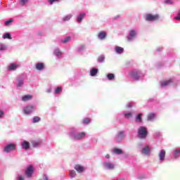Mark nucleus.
<instances>
[{
    "mask_svg": "<svg viewBox=\"0 0 180 180\" xmlns=\"http://www.w3.org/2000/svg\"><path fill=\"white\" fill-rule=\"evenodd\" d=\"M86 13H80V15H79V16H77V22H82V20L84 19V18H85Z\"/></svg>",
    "mask_w": 180,
    "mask_h": 180,
    "instance_id": "nucleus-16",
    "label": "nucleus"
},
{
    "mask_svg": "<svg viewBox=\"0 0 180 180\" xmlns=\"http://www.w3.org/2000/svg\"><path fill=\"white\" fill-rule=\"evenodd\" d=\"M70 175H71L72 177L75 176L76 172H75V171L74 169H72V170L70 171Z\"/></svg>",
    "mask_w": 180,
    "mask_h": 180,
    "instance_id": "nucleus-42",
    "label": "nucleus"
},
{
    "mask_svg": "<svg viewBox=\"0 0 180 180\" xmlns=\"http://www.w3.org/2000/svg\"><path fill=\"white\" fill-rule=\"evenodd\" d=\"M166 155V152L165 150H160V153H159V158L160 160H165Z\"/></svg>",
    "mask_w": 180,
    "mask_h": 180,
    "instance_id": "nucleus-18",
    "label": "nucleus"
},
{
    "mask_svg": "<svg viewBox=\"0 0 180 180\" xmlns=\"http://www.w3.org/2000/svg\"><path fill=\"white\" fill-rule=\"evenodd\" d=\"M142 115H143V114H141V113L139 114V115H137V117H136V120H138L139 121H141V120H142Z\"/></svg>",
    "mask_w": 180,
    "mask_h": 180,
    "instance_id": "nucleus-41",
    "label": "nucleus"
},
{
    "mask_svg": "<svg viewBox=\"0 0 180 180\" xmlns=\"http://www.w3.org/2000/svg\"><path fill=\"white\" fill-rule=\"evenodd\" d=\"M172 83H174L173 79H167L166 80H162L160 83V86H162V87H165L166 86L172 84Z\"/></svg>",
    "mask_w": 180,
    "mask_h": 180,
    "instance_id": "nucleus-6",
    "label": "nucleus"
},
{
    "mask_svg": "<svg viewBox=\"0 0 180 180\" xmlns=\"http://www.w3.org/2000/svg\"><path fill=\"white\" fill-rule=\"evenodd\" d=\"M106 37H107L106 32H99V33L98 34V38L100 40H104L105 39H106Z\"/></svg>",
    "mask_w": 180,
    "mask_h": 180,
    "instance_id": "nucleus-9",
    "label": "nucleus"
},
{
    "mask_svg": "<svg viewBox=\"0 0 180 180\" xmlns=\"http://www.w3.org/2000/svg\"><path fill=\"white\" fill-rule=\"evenodd\" d=\"M141 75V72L140 70H132L131 72V76L134 77V79H139Z\"/></svg>",
    "mask_w": 180,
    "mask_h": 180,
    "instance_id": "nucleus-7",
    "label": "nucleus"
},
{
    "mask_svg": "<svg viewBox=\"0 0 180 180\" xmlns=\"http://www.w3.org/2000/svg\"><path fill=\"white\" fill-rule=\"evenodd\" d=\"M150 152V149L149 146H146V148H144L142 150V153H143L144 155H149Z\"/></svg>",
    "mask_w": 180,
    "mask_h": 180,
    "instance_id": "nucleus-19",
    "label": "nucleus"
},
{
    "mask_svg": "<svg viewBox=\"0 0 180 180\" xmlns=\"http://www.w3.org/2000/svg\"><path fill=\"white\" fill-rule=\"evenodd\" d=\"M90 122H91L90 118H84V120H83V124H90Z\"/></svg>",
    "mask_w": 180,
    "mask_h": 180,
    "instance_id": "nucleus-33",
    "label": "nucleus"
},
{
    "mask_svg": "<svg viewBox=\"0 0 180 180\" xmlns=\"http://www.w3.org/2000/svg\"><path fill=\"white\" fill-rule=\"evenodd\" d=\"M35 107L34 105H27L24 108V112L25 114H31L34 111Z\"/></svg>",
    "mask_w": 180,
    "mask_h": 180,
    "instance_id": "nucleus-5",
    "label": "nucleus"
},
{
    "mask_svg": "<svg viewBox=\"0 0 180 180\" xmlns=\"http://www.w3.org/2000/svg\"><path fill=\"white\" fill-rule=\"evenodd\" d=\"M3 39H11V36L10 34V33H6V34L3 35Z\"/></svg>",
    "mask_w": 180,
    "mask_h": 180,
    "instance_id": "nucleus-31",
    "label": "nucleus"
},
{
    "mask_svg": "<svg viewBox=\"0 0 180 180\" xmlns=\"http://www.w3.org/2000/svg\"><path fill=\"white\" fill-rule=\"evenodd\" d=\"M35 67L38 70H41L44 68V63L43 62H38V63H36Z\"/></svg>",
    "mask_w": 180,
    "mask_h": 180,
    "instance_id": "nucleus-11",
    "label": "nucleus"
},
{
    "mask_svg": "<svg viewBox=\"0 0 180 180\" xmlns=\"http://www.w3.org/2000/svg\"><path fill=\"white\" fill-rule=\"evenodd\" d=\"M114 153H117V155H121L123 153V150H122V149H118L117 148H115L114 149Z\"/></svg>",
    "mask_w": 180,
    "mask_h": 180,
    "instance_id": "nucleus-26",
    "label": "nucleus"
},
{
    "mask_svg": "<svg viewBox=\"0 0 180 180\" xmlns=\"http://www.w3.org/2000/svg\"><path fill=\"white\" fill-rule=\"evenodd\" d=\"M49 1V2L51 4H53V2H56V1H60V0H48Z\"/></svg>",
    "mask_w": 180,
    "mask_h": 180,
    "instance_id": "nucleus-46",
    "label": "nucleus"
},
{
    "mask_svg": "<svg viewBox=\"0 0 180 180\" xmlns=\"http://www.w3.org/2000/svg\"><path fill=\"white\" fill-rule=\"evenodd\" d=\"M165 4H174V1H172V0H166L165 1Z\"/></svg>",
    "mask_w": 180,
    "mask_h": 180,
    "instance_id": "nucleus-44",
    "label": "nucleus"
},
{
    "mask_svg": "<svg viewBox=\"0 0 180 180\" xmlns=\"http://www.w3.org/2000/svg\"><path fill=\"white\" fill-rule=\"evenodd\" d=\"M98 72V69L97 68H93L90 71L91 76H96Z\"/></svg>",
    "mask_w": 180,
    "mask_h": 180,
    "instance_id": "nucleus-15",
    "label": "nucleus"
},
{
    "mask_svg": "<svg viewBox=\"0 0 180 180\" xmlns=\"http://www.w3.org/2000/svg\"><path fill=\"white\" fill-rule=\"evenodd\" d=\"M71 37L70 36H68V37H66L65 39H64V40H62V43H68V41H70Z\"/></svg>",
    "mask_w": 180,
    "mask_h": 180,
    "instance_id": "nucleus-32",
    "label": "nucleus"
},
{
    "mask_svg": "<svg viewBox=\"0 0 180 180\" xmlns=\"http://www.w3.org/2000/svg\"><path fill=\"white\" fill-rule=\"evenodd\" d=\"M174 19H176V20H180V9H179V12L177 13V16H175Z\"/></svg>",
    "mask_w": 180,
    "mask_h": 180,
    "instance_id": "nucleus-40",
    "label": "nucleus"
},
{
    "mask_svg": "<svg viewBox=\"0 0 180 180\" xmlns=\"http://www.w3.org/2000/svg\"><path fill=\"white\" fill-rule=\"evenodd\" d=\"M71 18H72V15H68L67 16H65V18H63V20H70Z\"/></svg>",
    "mask_w": 180,
    "mask_h": 180,
    "instance_id": "nucleus-39",
    "label": "nucleus"
},
{
    "mask_svg": "<svg viewBox=\"0 0 180 180\" xmlns=\"http://www.w3.org/2000/svg\"><path fill=\"white\" fill-rule=\"evenodd\" d=\"M145 19L148 22H151L158 20L160 19V16L158 14L153 15V13H146V15H145Z\"/></svg>",
    "mask_w": 180,
    "mask_h": 180,
    "instance_id": "nucleus-2",
    "label": "nucleus"
},
{
    "mask_svg": "<svg viewBox=\"0 0 180 180\" xmlns=\"http://www.w3.org/2000/svg\"><path fill=\"white\" fill-rule=\"evenodd\" d=\"M44 179H49L48 176H45Z\"/></svg>",
    "mask_w": 180,
    "mask_h": 180,
    "instance_id": "nucleus-51",
    "label": "nucleus"
},
{
    "mask_svg": "<svg viewBox=\"0 0 180 180\" xmlns=\"http://www.w3.org/2000/svg\"><path fill=\"white\" fill-rule=\"evenodd\" d=\"M63 89L61 86H58L55 89V94H59L62 91Z\"/></svg>",
    "mask_w": 180,
    "mask_h": 180,
    "instance_id": "nucleus-27",
    "label": "nucleus"
},
{
    "mask_svg": "<svg viewBox=\"0 0 180 180\" xmlns=\"http://www.w3.org/2000/svg\"><path fill=\"white\" fill-rule=\"evenodd\" d=\"M127 108H131L133 107L132 103H127Z\"/></svg>",
    "mask_w": 180,
    "mask_h": 180,
    "instance_id": "nucleus-43",
    "label": "nucleus"
},
{
    "mask_svg": "<svg viewBox=\"0 0 180 180\" xmlns=\"http://www.w3.org/2000/svg\"><path fill=\"white\" fill-rule=\"evenodd\" d=\"M12 22H13V19H8L5 23L6 26H8Z\"/></svg>",
    "mask_w": 180,
    "mask_h": 180,
    "instance_id": "nucleus-38",
    "label": "nucleus"
},
{
    "mask_svg": "<svg viewBox=\"0 0 180 180\" xmlns=\"http://www.w3.org/2000/svg\"><path fill=\"white\" fill-rule=\"evenodd\" d=\"M105 56H100L98 58V63H103V61H105Z\"/></svg>",
    "mask_w": 180,
    "mask_h": 180,
    "instance_id": "nucleus-29",
    "label": "nucleus"
},
{
    "mask_svg": "<svg viewBox=\"0 0 180 180\" xmlns=\"http://www.w3.org/2000/svg\"><path fill=\"white\" fill-rule=\"evenodd\" d=\"M105 158H110V155H105Z\"/></svg>",
    "mask_w": 180,
    "mask_h": 180,
    "instance_id": "nucleus-50",
    "label": "nucleus"
},
{
    "mask_svg": "<svg viewBox=\"0 0 180 180\" xmlns=\"http://www.w3.org/2000/svg\"><path fill=\"white\" fill-rule=\"evenodd\" d=\"M179 153H180V149H176V150H174V157L175 158H179Z\"/></svg>",
    "mask_w": 180,
    "mask_h": 180,
    "instance_id": "nucleus-24",
    "label": "nucleus"
},
{
    "mask_svg": "<svg viewBox=\"0 0 180 180\" xmlns=\"http://www.w3.org/2000/svg\"><path fill=\"white\" fill-rule=\"evenodd\" d=\"M23 83H24L23 80L19 79L17 84L18 87H21Z\"/></svg>",
    "mask_w": 180,
    "mask_h": 180,
    "instance_id": "nucleus-35",
    "label": "nucleus"
},
{
    "mask_svg": "<svg viewBox=\"0 0 180 180\" xmlns=\"http://www.w3.org/2000/svg\"><path fill=\"white\" fill-rule=\"evenodd\" d=\"M86 134L85 132H79L74 136L75 139H82L86 136Z\"/></svg>",
    "mask_w": 180,
    "mask_h": 180,
    "instance_id": "nucleus-10",
    "label": "nucleus"
},
{
    "mask_svg": "<svg viewBox=\"0 0 180 180\" xmlns=\"http://www.w3.org/2000/svg\"><path fill=\"white\" fill-rule=\"evenodd\" d=\"M22 149L27 150L29 149V148H30V143H29L27 141H24V142H22Z\"/></svg>",
    "mask_w": 180,
    "mask_h": 180,
    "instance_id": "nucleus-13",
    "label": "nucleus"
},
{
    "mask_svg": "<svg viewBox=\"0 0 180 180\" xmlns=\"http://www.w3.org/2000/svg\"><path fill=\"white\" fill-rule=\"evenodd\" d=\"M33 98V96L31 94H26L25 96H23L22 97V101H29V100H32Z\"/></svg>",
    "mask_w": 180,
    "mask_h": 180,
    "instance_id": "nucleus-12",
    "label": "nucleus"
},
{
    "mask_svg": "<svg viewBox=\"0 0 180 180\" xmlns=\"http://www.w3.org/2000/svg\"><path fill=\"white\" fill-rule=\"evenodd\" d=\"M154 118H155V114L154 112H150L148 115V117H147L148 121H152L153 120H154Z\"/></svg>",
    "mask_w": 180,
    "mask_h": 180,
    "instance_id": "nucleus-17",
    "label": "nucleus"
},
{
    "mask_svg": "<svg viewBox=\"0 0 180 180\" xmlns=\"http://www.w3.org/2000/svg\"><path fill=\"white\" fill-rule=\"evenodd\" d=\"M2 115H4V111L0 110V118L2 117Z\"/></svg>",
    "mask_w": 180,
    "mask_h": 180,
    "instance_id": "nucleus-48",
    "label": "nucleus"
},
{
    "mask_svg": "<svg viewBox=\"0 0 180 180\" xmlns=\"http://www.w3.org/2000/svg\"><path fill=\"white\" fill-rule=\"evenodd\" d=\"M133 114L132 112H127L124 114V117L126 118H130L131 117H132Z\"/></svg>",
    "mask_w": 180,
    "mask_h": 180,
    "instance_id": "nucleus-36",
    "label": "nucleus"
},
{
    "mask_svg": "<svg viewBox=\"0 0 180 180\" xmlns=\"http://www.w3.org/2000/svg\"><path fill=\"white\" fill-rule=\"evenodd\" d=\"M33 172H34L33 166H29V167L25 169V174L27 175V176H32Z\"/></svg>",
    "mask_w": 180,
    "mask_h": 180,
    "instance_id": "nucleus-8",
    "label": "nucleus"
},
{
    "mask_svg": "<svg viewBox=\"0 0 180 180\" xmlns=\"http://www.w3.org/2000/svg\"><path fill=\"white\" fill-rule=\"evenodd\" d=\"M28 0H20V4L21 5H25V4H27Z\"/></svg>",
    "mask_w": 180,
    "mask_h": 180,
    "instance_id": "nucleus-45",
    "label": "nucleus"
},
{
    "mask_svg": "<svg viewBox=\"0 0 180 180\" xmlns=\"http://www.w3.org/2000/svg\"><path fill=\"white\" fill-rule=\"evenodd\" d=\"M15 149L16 145L15 143H10L4 147V152H6V153H9L10 152L15 150Z\"/></svg>",
    "mask_w": 180,
    "mask_h": 180,
    "instance_id": "nucleus-3",
    "label": "nucleus"
},
{
    "mask_svg": "<svg viewBox=\"0 0 180 180\" xmlns=\"http://www.w3.org/2000/svg\"><path fill=\"white\" fill-rule=\"evenodd\" d=\"M136 37V32L135 30H131V32H129V36L128 37V40H132V39H134V37Z\"/></svg>",
    "mask_w": 180,
    "mask_h": 180,
    "instance_id": "nucleus-14",
    "label": "nucleus"
},
{
    "mask_svg": "<svg viewBox=\"0 0 180 180\" xmlns=\"http://www.w3.org/2000/svg\"><path fill=\"white\" fill-rule=\"evenodd\" d=\"M41 121V118L39 117H34L33 122H39Z\"/></svg>",
    "mask_w": 180,
    "mask_h": 180,
    "instance_id": "nucleus-34",
    "label": "nucleus"
},
{
    "mask_svg": "<svg viewBox=\"0 0 180 180\" xmlns=\"http://www.w3.org/2000/svg\"><path fill=\"white\" fill-rule=\"evenodd\" d=\"M54 54H55V56H56L58 57H61V56H62L61 51H60V50H58V49L55 50Z\"/></svg>",
    "mask_w": 180,
    "mask_h": 180,
    "instance_id": "nucleus-28",
    "label": "nucleus"
},
{
    "mask_svg": "<svg viewBox=\"0 0 180 180\" xmlns=\"http://www.w3.org/2000/svg\"><path fill=\"white\" fill-rule=\"evenodd\" d=\"M18 180H24V178L22 175H20L19 177H18Z\"/></svg>",
    "mask_w": 180,
    "mask_h": 180,
    "instance_id": "nucleus-47",
    "label": "nucleus"
},
{
    "mask_svg": "<svg viewBox=\"0 0 180 180\" xmlns=\"http://www.w3.org/2000/svg\"><path fill=\"white\" fill-rule=\"evenodd\" d=\"M51 89H47V92H48V93H51Z\"/></svg>",
    "mask_w": 180,
    "mask_h": 180,
    "instance_id": "nucleus-49",
    "label": "nucleus"
},
{
    "mask_svg": "<svg viewBox=\"0 0 180 180\" xmlns=\"http://www.w3.org/2000/svg\"><path fill=\"white\" fill-rule=\"evenodd\" d=\"M7 47L4 44H0V51H5L6 50Z\"/></svg>",
    "mask_w": 180,
    "mask_h": 180,
    "instance_id": "nucleus-37",
    "label": "nucleus"
},
{
    "mask_svg": "<svg viewBox=\"0 0 180 180\" xmlns=\"http://www.w3.org/2000/svg\"><path fill=\"white\" fill-rule=\"evenodd\" d=\"M125 138V134H124V131H120L115 137V141H117V142H121L122 141H123V139H124Z\"/></svg>",
    "mask_w": 180,
    "mask_h": 180,
    "instance_id": "nucleus-4",
    "label": "nucleus"
},
{
    "mask_svg": "<svg viewBox=\"0 0 180 180\" xmlns=\"http://www.w3.org/2000/svg\"><path fill=\"white\" fill-rule=\"evenodd\" d=\"M138 135L141 139H146L148 135L147 128L146 127H140L138 129Z\"/></svg>",
    "mask_w": 180,
    "mask_h": 180,
    "instance_id": "nucleus-1",
    "label": "nucleus"
},
{
    "mask_svg": "<svg viewBox=\"0 0 180 180\" xmlns=\"http://www.w3.org/2000/svg\"><path fill=\"white\" fill-rule=\"evenodd\" d=\"M17 68L18 65H16V63H11V65L8 66V70H15Z\"/></svg>",
    "mask_w": 180,
    "mask_h": 180,
    "instance_id": "nucleus-20",
    "label": "nucleus"
},
{
    "mask_svg": "<svg viewBox=\"0 0 180 180\" xmlns=\"http://www.w3.org/2000/svg\"><path fill=\"white\" fill-rule=\"evenodd\" d=\"M107 77L109 80H113L115 79V75L114 73H108V75H107Z\"/></svg>",
    "mask_w": 180,
    "mask_h": 180,
    "instance_id": "nucleus-25",
    "label": "nucleus"
},
{
    "mask_svg": "<svg viewBox=\"0 0 180 180\" xmlns=\"http://www.w3.org/2000/svg\"><path fill=\"white\" fill-rule=\"evenodd\" d=\"M115 51L119 54H122V53H124V49L122 47H116Z\"/></svg>",
    "mask_w": 180,
    "mask_h": 180,
    "instance_id": "nucleus-23",
    "label": "nucleus"
},
{
    "mask_svg": "<svg viewBox=\"0 0 180 180\" xmlns=\"http://www.w3.org/2000/svg\"><path fill=\"white\" fill-rule=\"evenodd\" d=\"M105 165L106 168H108L110 169H113L115 168V165H113V163H109V162H107V163H105Z\"/></svg>",
    "mask_w": 180,
    "mask_h": 180,
    "instance_id": "nucleus-21",
    "label": "nucleus"
},
{
    "mask_svg": "<svg viewBox=\"0 0 180 180\" xmlns=\"http://www.w3.org/2000/svg\"><path fill=\"white\" fill-rule=\"evenodd\" d=\"M32 145L34 148H37V146H39V145H40V142L37 141H33L32 142Z\"/></svg>",
    "mask_w": 180,
    "mask_h": 180,
    "instance_id": "nucleus-30",
    "label": "nucleus"
},
{
    "mask_svg": "<svg viewBox=\"0 0 180 180\" xmlns=\"http://www.w3.org/2000/svg\"><path fill=\"white\" fill-rule=\"evenodd\" d=\"M75 169L79 172H82V171H84V167H82L81 165H76V166L75 167Z\"/></svg>",
    "mask_w": 180,
    "mask_h": 180,
    "instance_id": "nucleus-22",
    "label": "nucleus"
}]
</instances>
